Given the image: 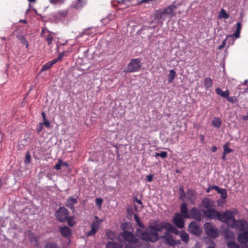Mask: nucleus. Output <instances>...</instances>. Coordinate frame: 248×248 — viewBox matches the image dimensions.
I'll use <instances>...</instances> for the list:
<instances>
[{"label": "nucleus", "mask_w": 248, "mask_h": 248, "mask_svg": "<svg viewBox=\"0 0 248 248\" xmlns=\"http://www.w3.org/2000/svg\"><path fill=\"white\" fill-rule=\"evenodd\" d=\"M211 189H215L216 190L217 192L219 190H220V188H219L217 186H211Z\"/></svg>", "instance_id": "bf43d9fd"}, {"label": "nucleus", "mask_w": 248, "mask_h": 248, "mask_svg": "<svg viewBox=\"0 0 248 248\" xmlns=\"http://www.w3.org/2000/svg\"><path fill=\"white\" fill-rule=\"evenodd\" d=\"M64 55V52L61 53L59 54L58 57L56 59H53L54 60L57 61V62L61 60Z\"/></svg>", "instance_id": "3c124183"}, {"label": "nucleus", "mask_w": 248, "mask_h": 248, "mask_svg": "<svg viewBox=\"0 0 248 248\" xmlns=\"http://www.w3.org/2000/svg\"><path fill=\"white\" fill-rule=\"evenodd\" d=\"M229 145V142H227L223 145V149H224L223 154H228L230 153L233 152L232 149H230L228 147Z\"/></svg>", "instance_id": "473e14b6"}, {"label": "nucleus", "mask_w": 248, "mask_h": 248, "mask_svg": "<svg viewBox=\"0 0 248 248\" xmlns=\"http://www.w3.org/2000/svg\"><path fill=\"white\" fill-rule=\"evenodd\" d=\"M168 154L165 151L161 152V153H156L155 156V158H157L158 156H160L161 157L164 158L167 157Z\"/></svg>", "instance_id": "58836bf2"}, {"label": "nucleus", "mask_w": 248, "mask_h": 248, "mask_svg": "<svg viewBox=\"0 0 248 248\" xmlns=\"http://www.w3.org/2000/svg\"><path fill=\"white\" fill-rule=\"evenodd\" d=\"M217 17L218 19H228L229 17V15L227 14L224 9H221L218 14Z\"/></svg>", "instance_id": "cd10ccee"}, {"label": "nucleus", "mask_w": 248, "mask_h": 248, "mask_svg": "<svg viewBox=\"0 0 248 248\" xmlns=\"http://www.w3.org/2000/svg\"><path fill=\"white\" fill-rule=\"evenodd\" d=\"M232 35H227L226 37V38L225 39H224L223 40V41L222 42V44L218 46V49H222L225 47V46L226 44V40L228 39V38H232Z\"/></svg>", "instance_id": "a19ab883"}, {"label": "nucleus", "mask_w": 248, "mask_h": 248, "mask_svg": "<svg viewBox=\"0 0 248 248\" xmlns=\"http://www.w3.org/2000/svg\"><path fill=\"white\" fill-rule=\"evenodd\" d=\"M234 227L240 231L247 230L248 229V222L244 219L235 220L233 225Z\"/></svg>", "instance_id": "ddd939ff"}, {"label": "nucleus", "mask_w": 248, "mask_h": 248, "mask_svg": "<svg viewBox=\"0 0 248 248\" xmlns=\"http://www.w3.org/2000/svg\"><path fill=\"white\" fill-rule=\"evenodd\" d=\"M218 193L220 194L221 198L226 199L227 197V193L225 189L220 188V190L217 191Z\"/></svg>", "instance_id": "c9c22d12"}, {"label": "nucleus", "mask_w": 248, "mask_h": 248, "mask_svg": "<svg viewBox=\"0 0 248 248\" xmlns=\"http://www.w3.org/2000/svg\"><path fill=\"white\" fill-rule=\"evenodd\" d=\"M188 231L191 233L196 235H199L201 232L198 224L195 221H192L189 224Z\"/></svg>", "instance_id": "f8f14e48"}, {"label": "nucleus", "mask_w": 248, "mask_h": 248, "mask_svg": "<svg viewBox=\"0 0 248 248\" xmlns=\"http://www.w3.org/2000/svg\"><path fill=\"white\" fill-rule=\"evenodd\" d=\"M211 150L212 152H215L217 150V148L216 146H213L212 147Z\"/></svg>", "instance_id": "680f3d73"}, {"label": "nucleus", "mask_w": 248, "mask_h": 248, "mask_svg": "<svg viewBox=\"0 0 248 248\" xmlns=\"http://www.w3.org/2000/svg\"><path fill=\"white\" fill-rule=\"evenodd\" d=\"M200 139L202 143H204V137L203 135H201L200 136Z\"/></svg>", "instance_id": "e2e57ef3"}, {"label": "nucleus", "mask_w": 248, "mask_h": 248, "mask_svg": "<svg viewBox=\"0 0 248 248\" xmlns=\"http://www.w3.org/2000/svg\"><path fill=\"white\" fill-rule=\"evenodd\" d=\"M66 220H67L68 224L71 227H73L76 224V222L73 217H68Z\"/></svg>", "instance_id": "ea45409f"}, {"label": "nucleus", "mask_w": 248, "mask_h": 248, "mask_svg": "<svg viewBox=\"0 0 248 248\" xmlns=\"http://www.w3.org/2000/svg\"><path fill=\"white\" fill-rule=\"evenodd\" d=\"M45 248H59L58 244L54 242H47L44 247Z\"/></svg>", "instance_id": "7c9ffc66"}, {"label": "nucleus", "mask_w": 248, "mask_h": 248, "mask_svg": "<svg viewBox=\"0 0 248 248\" xmlns=\"http://www.w3.org/2000/svg\"><path fill=\"white\" fill-rule=\"evenodd\" d=\"M180 215L186 218H189V213L187 205L185 202L183 203L180 206Z\"/></svg>", "instance_id": "4be33fe9"}, {"label": "nucleus", "mask_w": 248, "mask_h": 248, "mask_svg": "<svg viewBox=\"0 0 248 248\" xmlns=\"http://www.w3.org/2000/svg\"><path fill=\"white\" fill-rule=\"evenodd\" d=\"M202 205L206 210H209L214 207V202L208 198H205L202 201Z\"/></svg>", "instance_id": "aec40b11"}, {"label": "nucleus", "mask_w": 248, "mask_h": 248, "mask_svg": "<svg viewBox=\"0 0 248 248\" xmlns=\"http://www.w3.org/2000/svg\"><path fill=\"white\" fill-rule=\"evenodd\" d=\"M239 242L245 244L248 242V230L239 233L237 237Z\"/></svg>", "instance_id": "a211bd4d"}, {"label": "nucleus", "mask_w": 248, "mask_h": 248, "mask_svg": "<svg viewBox=\"0 0 248 248\" xmlns=\"http://www.w3.org/2000/svg\"><path fill=\"white\" fill-rule=\"evenodd\" d=\"M221 120L219 118H214L212 121V125L217 128H219L221 125Z\"/></svg>", "instance_id": "c756f323"}, {"label": "nucleus", "mask_w": 248, "mask_h": 248, "mask_svg": "<svg viewBox=\"0 0 248 248\" xmlns=\"http://www.w3.org/2000/svg\"><path fill=\"white\" fill-rule=\"evenodd\" d=\"M218 220L226 223L228 226L232 228H233L234 223L235 222L234 214L230 210H226L222 214L220 213Z\"/></svg>", "instance_id": "7ed1b4c3"}, {"label": "nucleus", "mask_w": 248, "mask_h": 248, "mask_svg": "<svg viewBox=\"0 0 248 248\" xmlns=\"http://www.w3.org/2000/svg\"><path fill=\"white\" fill-rule=\"evenodd\" d=\"M241 23L240 22L237 23L236 31H240L241 29Z\"/></svg>", "instance_id": "6e6d98bb"}, {"label": "nucleus", "mask_w": 248, "mask_h": 248, "mask_svg": "<svg viewBox=\"0 0 248 248\" xmlns=\"http://www.w3.org/2000/svg\"><path fill=\"white\" fill-rule=\"evenodd\" d=\"M212 84V81L211 78H206L204 79V85L206 89L210 88Z\"/></svg>", "instance_id": "2f4dec72"}, {"label": "nucleus", "mask_w": 248, "mask_h": 248, "mask_svg": "<svg viewBox=\"0 0 248 248\" xmlns=\"http://www.w3.org/2000/svg\"><path fill=\"white\" fill-rule=\"evenodd\" d=\"M153 175L149 174L146 176V179L148 182H151L153 181Z\"/></svg>", "instance_id": "5fc2aeb1"}, {"label": "nucleus", "mask_w": 248, "mask_h": 248, "mask_svg": "<svg viewBox=\"0 0 248 248\" xmlns=\"http://www.w3.org/2000/svg\"><path fill=\"white\" fill-rule=\"evenodd\" d=\"M186 218L179 213H176L171 220L173 224L178 228H183L185 227V220Z\"/></svg>", "instance_id": "6e6552de"}, {"label": "nucleus", "mask_w": 248, "mask_h": 248, "mask_svg": "<svg viewBox=\"0 0 248 248\" xmlns=\"http://www.w3.org/2000/svg\"><path fill=\"white\" fill-rule=\"evenodd\" d=\"M179 199L182 201L184 200L186 198V194L182 186L179 187Z\"/></svg>", "instance_id": "f704fd0d"}, {"label": "nucleus", "mask_w": 248, "mask_h": 248, "mask_svg": "<svg viewBox=\"0 0 248 248\" xmlns=\"http://www.w3.org/2000/svg\"><path fill=\"white\" fill-rule=\"evenodd\" d=\"M136 235L141 239L152 242L156 241L159 238L158 233H157L155 230L151 228L150 225L145 231L138 229L136 232Z\"/></svg>", "instance_id": "f257e3e1"}, {"label": "nucleus", "mask_w": 248, "mask_h": 248, "mask_svg": "<svg viewBox=\"0 0 248 248\" xmlns=\"http://www.w3.org/2000/svg\"><path fill=\"white\" fill-rule=\"evenodd\" d=\"M203 213L205 217L209 219L218 220L220 212L217 211L214 208L203 211Z\"/></svg>", "instance_id": "9d476101"}, {"label": "nucleus", "mask_w": 248, "mask_h": 248, "mask_svg": "<svg viewBox=\"0 0 248 248\" xmlns=\"http://www.w3.org/2000/svg\"><path fill=\"white\" fill-rule=\"evenodd\" d=\"M240 31H235L233 36H234L236 38H239L240 37Z\"/></svg>", "instance_id": "4d7b16f0"}, {"label": "nucleus", "mask_w": 248, "mask_h": 248, "mask_svg": "<svg viewBox=\"0 0 248 248\" xmlns=\"http://www.w3.org/2000/svg\"><path fill=\"white\" fill-rule=\"evenodd\" d=\"M106 248H122V247L118 242L111 241L107 243Z\"/></svg>", "instance_id": "bb28decb"}, {"label": "nucleus", "mask_w": 248, "mask_h": 248, "mask_svg": "<svg viewBox=\"0 0 248 248\" xmlns=\"http://www.w3.org/2000/svg\"><path fill=\"white\" fill-rule=\"evenodd\" d=\"M176 76V72L173 69H171L168 75V82L169 83L172 82Z\"/></svg>", "instance_id": "c85d7f7f"}, {"label": "nucleus", "mask_w": 248, "mask_h": 248, "mask_svg": "<svg viewBox=\"0 0 248 248\" xmlns=\"http://www.w3.org/2000/svg\"><path fill=\"white\" fill-rule=\"evenodd\" d=\"M43 127V124L42 123H40L36 127V132L38 133H40V132L42 130Z\"/></svg>", "instance_id": "de8ad7c7"}, {"label": "nucleus", "mask_w": 248, "mask_h": 248, "mask_svg": "<svg viewBox=\"0 0 248 248\" xmlns=\"http://www.w3.org/2000/svg\"><path fill=\"white\" fill-rule=\"evenodd\" d=\"M94 219H95L96 220L93 221L92 222L91 225V230L87 233V236H91L94 235L99 228L100 224L101 222L100 220L97 216H95Z\"/></svg>", "instance_id": "9b49d317"}, {"label": "nucleus", "mask_w": 248, "mask_h": 248, "mask_svg": "<svg viewBox=\"0 0 248 248\" xmlns=\"http://www.w3.org/2000/svg\"><path fill=\"white\" fill-rule=\"evenodd\" d=\"M64 0H50V2L52 4L62 3Z\"/></svg>", "instance_id": "603ef678"}, {"label": "nucleus", "mask_w": 248, "mask_h": 248, "mask_svg": "<svg viewBox=\"0 0 248 248\" xmlns=\"http://www.w3.org/2000/svg\"><path fill=\"white\" fill-rule=\"evenodd\" d=\"M22 43L26 45V47L27 48L28 47L29 43L26 40V39L24 37H22L20 39Z\"/></svg>", "instance_id": "864d4df0"}, {"label": "nucleus", "mask_w": 248, "mask_h": 248, "mask_svg": "<svg viewBox=\"0 0 248 248\" xmlns=\"http://www.w3.org/2000/svg\"><path fill=\"white\" fill-rule=\"evenodd\" d=\"M78 3H77L76 4V6H75L76 8L78 7V6H79V5H78V3L82 2V0H78Z\"/></svg>", "instance_id": "338daca9"}, {"label": "nucleus", "mask_w": 248, "mask_h": 248, "mask_svg": "<svg viewBox=\"0 0 248 248\" xmlns=\"http://www.w3.org/2000/svg\"><path fill=\"white\" fill-rule=\"evenodd\" d=\"M203 228L208 236L213 238H216L218 236V230L211 223H205Z\"/></svg>", "instance_id": "39448f33"}, {"label": "nucleus", "mask_w": 248, "mask_h": 248, "mask_svg": "<svg viewBox=\"0 0 248 248\" xmlns=\"http://www.w3.org/2000/svg\"><path fill=\"white\" fill-rule=\"evenodd\" d=\"M188 193L190 194L192 196L194 195L193 191L192 190H188Z\"/></svg>", "instance_id": "774afa93"}, {"label": "nucleus", "mask_w": 248, "mask_h": 248, "mask_svg": "<svg viewBox=\"0 0 248 248\" xmlns=\"http://www.w3.org/2000/svg\"><path fill=\"white\" fill-rule=\"evenodd\" d=\"M41 114H42L43 120L46 119V113L44 112H42Z\"/></svg>", "instance_id": "0e129e2a"}, {"label": "nucleus", "mask_w": 248, "mask_h": 248, "mask_svg": "<svg viewBox=\"0 0 248 248\" xmlns=\"http://www.w3.org/2000/svg\"><path fill=\"white\" fill-rule=\"evenodd\" d=\"M226 98L229 102L232 103H234L237 101V97L236 96H229L228 95V97H226Z\"/></svg>", "instance_id": "c03bdc74"}, {"label": "nucleus", "mask_w": 248, "mask_h": 248, "mask_svg": "<svg viewBox=\"0 0 248 248\" xmlns=\"http://www.w3.org/2000/svg\"><path fill=\"white\" fill-rule=\"evenodd\" d=\"M31 156L29 152H27L26 154L25 163L26 164H29L31 162Z\"/></svg>", "instance_id": "79ce46f5"}, {"label": "nucleus", "mask_w": 248, "mask_h": 248, "mask_svg": "<svg viewBox=\"0 0 248 248\" xmlns=\"http://www.w3.org/2000/svg\"><path fill=\"white\" fill-rule=\"evenodd\" d=\"M216 93L219 95L226 98V97H228L229 95V91L228 90H226L225 91H223L222 89L220 88H217L216 89Z\"/></svg>", "instance_id": "b1692460"}, {"label": "nucleus", "mask_w": 248, "mask_h": 248, "mask_svg": "<svg viewBox=\"0 0 248 248\" xmlns=\"http://www.w3.org/2000/svg\"><path fill=\"white\" fill-rule=\"evenodd\" d=\"M56 63H57V61H55L54 60L47 62L45 64H44V65L42 66V67L41 68V71H45L48 69L49 68L51 67V66L52 65H53L54 64H55Z\"/></svg>", "instance_id": "393cba45"}, {"label": "nucleus", "mask_w": 248, "mask_h": 248, "mask_svg": "<svg viewBox=\"0 0 248 248\" xmlns=\"http://www.w3.org/2000/svg\"><path fill=\"white\" fill-rule=\"evenodd\" d=\"M136 202L140 205H141L142 204L141 201L140 200H138L137 199H136Z\"/></svg>", "instance_id": "69168bd1"}, {"label": "nucleus", "mask_w": 248, "mask_h": 248, "mask_svg": "<svg viewBox=\"0 0 248 248\" xmlns=\"http://www.w3.org/2000/svg\"><path fill=\"white\" fill-rule=\"evenodd\" d=\"M69 212L64 207H60L56 212L57 219L61 222L65 221L69 216Z\"/></svg>", "instance_id": "423d86ee"}, {"label": "nucleus", "mask_w": 248, "mask_h": 248, "mask_svg": "<svg viewBox=\"0 0 248 248\" xmlns=\"http://www.w3.org/2000/svg\"><path fill=\"white\" fill-rule=\"evenodd\" d=\"M123 238L126 241L128 242L129 244H136L138 242L139 239L132 232L124 230L121 234Z\"/></svg>", "instance_id": "0eeeda50"}, {"label": "nucleus", "mask_w": 248, "mask_h": 248, "mask_svg": "<svg viewBox=\"0 0 248 248\" xmlns=\"http://www.w3.org/2000/svg\"><path fill=\"white\" fill-rule=\"evenodd\" d=\"M59 163H61L62 166H64L67 167L68 166V164L67 163L62 162V160H59Z\"/></svg>", "instance_id": "052dcab7"}, {"label": "nucleus", "mask_w": 248, "mask_h": 248, "mask_svg": "<svg viewBox=\"0 0 248 248\" xmlns=\"http://www.w3.org/2000/svg\"><path fill=\"white\" fill-rule=\"evenodd\" d=\"M135 244H126L125 245L124 248H140L138 245H135Z\"/></svg>", "instance_id": "49530a36"}, {"label": "nucleus", "mask_w": 248, "mask_h": 248, "mask_svg": "<svg viewBox=\"0 0 248 248\" xmlns=\"http://www.w3.org/2000/svg\"><path fill=\"white\" fill-rule=\"evenodd\" d=\"M171 231L166 232L164 234L161 236L166 241V243L171 246H174L180 244L179 240H175L173 236L170 234Z\"/></svg>", "instance_id": "1a4fd4ad"}, {"label": "nucleus", "mask_w": 248, "mask_h": 248, "mask_svg": "<svg viewBox=\"0 0 248 248\" xmlns=\"http://www.w3.org/2000/svg\"><path fill=\"white\" fill-rule=\"evenodd\" d=\"M155 19L158 22H161L165 20L166 16L163 12L162 9H159L155 11L154 14Z\"/></svg>", "instance_id": "f3484780"}, {"label": "nucleus", "mask_w": 248, "mask_h": 248, "mask_svg": "<svg viewBox=\"0 0 248 248\" xmlns=\"http://www.w3.org/2000/svg\"><path fill=\"white\" fill-rule=\"evenodd\" d=\"M43 125H44L46 127L49 128L50 126V123L47 119L43 120Z\"/></svg>", "instance_id": "8fccbe9b"}, {"label": "nucleus", "mask_w": 248, "mask_h": 248, "mask_svg": "<svg viewBox=\"0 0 248 248\" xmlns=\"http://www.w3.org/2000/svg\"><path fill=\"white\" fill-rule=\"evenodd\" d=\"M53 40V37L51 33H49L46 35L45 40L48 45H50L52 44Z\"/></svg>", "instance_id": "e433bc0d"}, {"label": "nucleus", "mask_w": 248, "mask_h": 248, "mask_svg": "<svg viewBox=\"0 0 248 248\" xmlns=\"http://www.w3.org/2000/svg\"><path fill=\"white\" fill-rule=\"evenodd\" d=\"M107 236L109 239L113 240L115 237V234L113 232L108 231L107 232Z\"/></svg>", "instance_id": "a18cd8bd"}, {"label": "nucleus", "mask_w": 248, "mask_h": 248, "mask_svg": "<svg viewBox=\"0 0 248 248\" xmlns=\"http://www.w3.org/2000/svg\"><path fill=\"white\" fill-rule=\"evenodd\" d=\"M228 248H241L240 246L234 242H230L227 243Z\"/></svg>", "instance_id": "4c0bfd02"}, {"label": "nucleus", "mask_w": 248, "mask_h": 248, "mask_svg": "<svg viewBox=\"0 0 248 248\" xmlns=\"http://www.w3.org/2000/svg\"><path fill=\"white\" fill-rule=\"evenodd\" d=\"M61 163L59 162V163L56 164L54 169L57 170H60L61 169Z\"/></svg>", "instance_id": "13d9d810"}, {"label": "nucleus", "mask_w": 248, "mask_h": 248, "mask_svg": "<svg viewBox=\"0 0 248 248\" xmlns=\"http://www.w3.org/2000/svg\"><path fill=\"white\" fill-rule=\"evenodd\" d=\"M103 202V200L101 198L95 199V204L97 206H101V204Z\"/></svg>", "instance_id": "09e8293b"}, {"label": "nucleus", "mask_w": 248, "mask_h": 248, "mask_svg": "<svg viewBox=\"0 0 248 248\" xmlns=\"http://www.w3.org/2000/svg\"><path fill=\"white\" fill-rule=\"evenodd\" d=\"M150 228L155 230L157 233L158 232L162 231V230H165L166 232L171 231L176 235L178 234L179 231L173 226L171 223L167 222H162L160 224H156L154 225H150Z\"/></svg>", "instance_id": "f03ea898"}, {"label": "nucleus", "mask_w": 248, "mask_h": 248, "mask_svg": "<svg viewBox=\"0 0 248 248\" xmlns=\"http://www.w3.org/2000/svg\"><path fill=\"white\" fill-rule=\"evenodd\" d=\"M134 217L138 225L140 228H144L145 226L142 222H141L140 217L137 214H135Z\"/></svg>", "instance_id": "72a5a7b5"}, {"label": "nucleus", "mask_w": 248, "mask_h": 248, "mask_svg": "<svg viewBox=\"0 0 248 248\" xmlns=\"http://www.w3.org/2000/svg\"><path fill=\"white\" fill-rule=\"evenodd\" d=\"M141 66L140 60L139 58L132 59L128 64L126 72L132 73L139 71Z\"/></svg>", "instance_id": "20e7f679"}, {"label": "nucleus", "mask_w": 248, "mask_h": 248, "mask_svg": "<svg viewBox=\"0 0 248 248\" xmlns=\"http://www.w3.org/2000/svg\"><path fill=\"white\" fill-rule=\"evenodd\" d=\"M60 232L63 237L67 238L71 234V229L68 227L64 226L60 228Z\"/></svg>", "instance_id": "412c9836"}, {"label": "nucleus", "mask_w": 248, "mask_h": 248, "mask_svg": "<svg viewBox=\"0 0 248 248\" xmlns=\"http://www.w3.org/2000/svg\"><path fill=\"white\" fill-rule=\"evenodd\" d=\"M78 203V197H69L65 202V205L69 209H74V205Z\"/></svg>", "instance_id": "6ab92c4d"}, {"label": "nucleus", "mask_w": 248, "mask_h": 248, "mask_svg": "<svg viewBox=\"0 0 248 248\" xmlns=\"http://www.w3.org/2000/svg\"><path fill=\"white\" fill-rule=\"evenodd\" d=\"M225 237L226 238L232 239L234 237V234L232 232L227 231L225 232Z\"/></svg>", "instance_id": "37998d69"}, {"label": "nucleus", "mask_w": 248, "mask_h": 248, "mask_svg": "<svg viewBox=\"0 0 248 248\" xmlns=\"http://www.w3.org/2000/svg\"><path fill=\"white\" fill-rule=\"evenodd\" d=\"M189 218H192L197 221H201L202 219L201 214L199 210L192 207L189 211Z\"/></svg>", "instance_id": "2eb2a0df"}, {"label": "nucleus", "mask_w": 248, "mask_h": 248, "mask_svg": "<svg viewBox=\"0 0 248 248\" xmlns=\"http://www.w3.org/2000/svg\"><path fill=\"white\" fill-rule=\"evenodd\" d=\"M67 16L66 11H60L53 14V16L57 20H61L62 17H65Z\"/></svg>", "instance_id": "5701e85b"}, {"label": "nucleus", "mask_w": 248, "mask_h": 248, "mask_svg": "<svg viewBox=\"0 0 248 248\" xmlns=\"http://www.w3.org/2000/svg\"><path fill=\"white\" fill-rule=\"evenodd\" d=\"M177 7L174 4H171L165 8L162 9L165 16H169L170 18H172L175 16L174 11L176 9Z\"/></svg>", "instance_id": "4468645a"}, {"label": "nucleus", "mask_w": 248, "mask_h": 248, "mask_svg": "<svg viewBox=\"0 0 248 248\" xmlns=\"http://www.w3.org/2000/svg\"><path fill=\"white\" fill-rule=\"evenodd\" d=\"M178 234H180V236L182 241L185 243H187L188 242L189 235L185 231H182L180 232L179 231Z\"/></svg>", "instance_id": "a878e982"}, {"label": "nucleus", "mask_w": 248, "mask_h": 248, "mask_svg": "<svg viewBox=\"0 0 248 248\" xmlns=\"http://www.w3.org/2000/svg\"><path fill=\"white\" fill-rule=\"evenodd\" d=\"M96 30L95 28L93 27L90 28H88L83 30V31L80 32L78 36V37H80L84 35H88L93 36L94 34H96Z\"/></svg>", "instance_id": "dca6fc26"}]
</instances>
